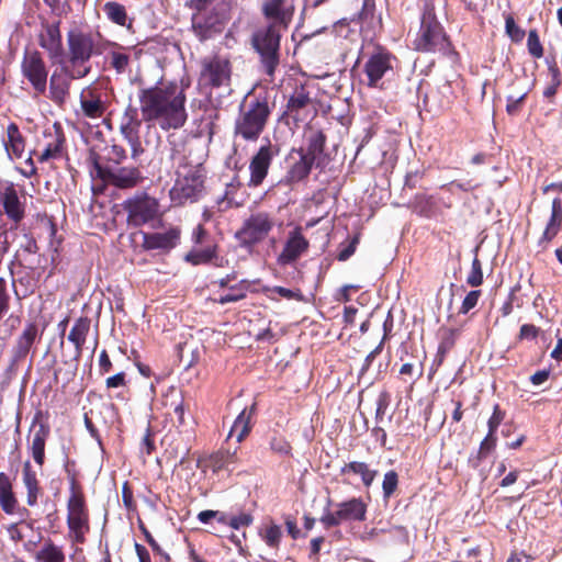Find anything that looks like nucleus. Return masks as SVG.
Masks as SVG:
<instances>
[{
	"mask_svg": "<svg viewBox=\"0 0 562 562\" xmlns=\"http://www.w3.org/2000/svg\"><path fill=\"white\" fill-rule=\"evenodd\" d=\"M189 85L177 81H158L155 86L139 89L138 101L142 119L157 124L161 130L181 128L188 120L186 109Z\"/></svg>",
	"mask_w": 562,
	"mask_h": 562,
	"instance_id": "obj_1",
	"label": "nucleus"
},
{
	"mask_svg": "<svg viewBox=\"0 0 562 562\" xmlns=\"http://www.w3.org/2000/svg\"><path fill=\"white\" fill-rule=\"evenodd\" d=\"M68 61L75 78H83L90 72L86 66L93 55H102L108 47L122 48L117 43L104 40L100 32L93 34L80 29L67 33Z\"/></svg>",
	"mask_w": 562,
	"mask_h": 562,
	"instance_id": "obj_2",
	"label": "nucleus"
},
{
	"mask_svg": "<svg viewBox=\"0 0 562 562\" xmlns=\"http://www.w3.org/2000/svg\"><path fill=\"white\" fill-rule=\"evenodd\" d=\"M273 108L274 104L267 95H255L249 101H245L234 122V138L256 143L267 128Z\"/></svg>",
	"mask_w": 562,
	"mask_h": 562,
	"instance_id": "obj_3",
	"label": "nucleus"
},
{
	"mask_svg": "<svg viewBox=\"0 0 562 562\" xmlns=\"http://www.w3.org/2000/svg\"><path fill=\"white\" fill-rule=\"evenodd\" d=\"M413 47L419 53L441 54L453 53V45L445 27L439 22L435 7L425 4L420 14V25L413 41Z\"/></svg>",
	"mask_w": 562,
	"mask_h": 562,
	"instance_id": "obj_4",
	"label": "nucleus"
},
{
	"mask_svg": "<svg viewBox=\"0 0 562 562\" xmlns=\"http://www.w3.org/2000/svg\"><path fill=\"white\" fill-rule=\"evenodd\" d=\"M87 162L91 179L102 182V186L94 189V192H103L106 184L119 189H132L144 180L138 167H119L114 169L104 165L102 156L94 148L89 149Z\"/></svg>",
	"mask_w": 562,
	"mask_h": 562,
	"instance_id": "obj_5",
	"label": "nucleus"
},
{
	"mask_svg": "<svg viewBox=\"0 0 562 562\" xmlns=\"http://www.w3.org/2000/svg\"><path fill=\"white\" fill-rule=\"evenodd\" d=\"M277 223L276 216L268 211L258 210L244 218L235 232V239L240 248L251 252L269 238Z\"/></svg>",
	"mask_w": 562,
	"mask_h": 562,
	"instance_id": "obj_6",
	"label": "nucleus"
},
{
	"mask_svg": "<svg viewBox=\"0 0 562 562\" xmlns=\"http://www.w3.org/2000/svg\"><path fill=\"white\" fill-rule=\"evenodd\" d=\"M280 30L281 27H277L276 24H268L257 30L251 36V45L258 53L262 71L270 81L274 80L280 65Z\"/></svg>",
	"mask_w": 562,
	"mask_h": 562,
	"instance_id": "obj_7",
	"label": "nucleus"
},
{
	"mask_svg": "<svg viewBox=\"0 0 562 562\" xmlns=\"http://www.w3.org/2000/svg\"><path fill=\"white\" fill-rule=\"evenodd\" d=\"M67 510V525L74 541L85 543L86 535L90 531L89 509L82 487L75 479L70 482Z\"/></svg>",
	"mask_w": 562,
	"mask_h": 562,
	"instance_id": "obj_8",
	"label": "nucleus"
},
{
	"mask_svg": "<svg viewBox=\"0 0 562 562\" xmlns=\"http://www.w3.org/2000/svg\"><path fill=\"white\" fill-rule=\"evenodd\" d=\"M396 63V56L387 48L381 45L375 46L363 65L367 87L383 90L384 79L393 76Z\"/></svg>",
	"mask_w": 562,
	"mask_h": 562,
	"instance_id": "obj_9",
	"label": "nucleus"
},
{
	"mask_svg": "<svg viewBox=\"0 0 562 562\" xmlns=\"http://www.w3.org/2000/svg\"><path fill=\"white\" fill-rule=\"evenodd\" d=\"M122 207L127 213V224L133 227H140L161 216L159 201L146 192L126 199Z\"/></svg>",
	"mask_w": 562,
	"mask_h": 562,
	"instance_id": "obj_10",
	"label": "nucleus"
},
{
	"mask_svg": "<svg viewBox=\"0 0 562 562\" xmlns=\"http://www.w3.org/2000/svg\"><path fill=\"white\" fill-rule=\"evenodd\" d=\"M228 20L223 4H215L210 11L193 12L191 27L194 36L200 42H205L221 34Z\"/></svg>",
	"mask_w": 562,
	"mask_h": 562,
	"instance_id": "obj_11",
	"label": "nucleus"
},
{
	"mask_svg": "<svg viewBox=\"0 0 562 562\" xmlns=\"http://www.w3.org/2000/svg\"><path fill=\"white\" fill-rule=\"evenodd\" d=\"M232 63L227 56L215 54L201 60L200 85L217 89L231 83Z\"/></svg>",
	"mask_w": 562,
	"mask_h": 562,
	"instance_id": "obj_12",
	"label": "nucleus"
},
{
	"mask_svg": "<svg viewBox=\"0 0 562 562\" xmlns=\"http://www.w3.org/2000/svg\"><path fill=\"white\" fill-rule=\"evenodd\" d=\"M205 178L203 169H190L184 177L176 180L170 190L171 201L177 205L198 201L204 190Z\"/></svg>",
	"mask_w": 562,
	"mask_h": 562,
	"instance_id": "obj_13",
	"label": "nucleus"
},
{
	"mask_svg": "<svg viewBox=\"0 0 562 562\" xmlns=\"http://www.w3.org/2000/svg\"><path fill=\"white\" fill-rule=\"evenodd\" d=\"M38 162H53L61 159L66 150V137L64 128L59 122L47 125L42 133L41 138H37Z\"/></svg>",
	"mask_w": 562,
	"mask_h": 562,
	"instance_id": "obj_14",
	"label": "nucleus"
},
{
	"mask_svg": "<svg viewBox=\"0 0 562 562\" xmlns=\"http://www.w3.org/2000/svg\"><path fill=\"white\" fill-rule=\"evenodd\" d=\"M368 506L360 497H352L337 504V510H326L319 521L329 529L345 521H364Z\"/></svg>",
	"mask_w": 562,
	"mask_h": 562,
	"instance_id": "obj_15",
	"label": "nucleus"
},
{
	"mask_svg": "<svg viewBox=\"0 0 562 562\" xmlns=\"http://www.w3.org/2000/svg\"><path fill=\"white\" fill-rule=\"evenodd\" d=\"M280 154V146L269 139L262 144L249 160L248 187H260L269 173L272 160Z\"/></svg>",
	"mask_w": 562,
	"mask_h": 562,
	"instance_id": "obj_16",
	"label": "nucleus"
},
{
	"mask_svg": "<svg viewBox=\"0 0 562 562\" xmlns=\"http://www.w3.org/2000/svg\"><path fill=\"white\" fill-rule=\"evenodd\" d=\"M326 140L327 136L321 128L307 126L304 133V145L300 148H293L289 157L293 159L294 154H303L315 162L316 168H322L325 165L324 150Z\"/></svg>",
	"mask_w": 562,
	"mask_h": 562,
	"instance_id": "obj_17",
	"label": "nucleus"
},
{
	"mask_svg": "<svg viewBox=\"0 0 562 562\" xmlns=\"http://www.w3.org/2000/svg\"><path fill=\"white\" fill-rule=\"evenodd\" d=\"M310 240L304 236L302 226L291 229L284 240L282 250L277 257V263L281 267L295 263L308 251Z\"/></svg>",
	"mask_w": 562,
	"mask_h": 562,
	"instance_id": "obj_18",
	"label": "nucleus"
},
{
	"mask_svg": "<svg viewBox=\"0 0 562 562\" xmlns=\"http://www.w3.org/2000/svg\"><path fill=\"white\" fill-rule=\"evenodd\" d=\"M142 121L143 119H138L137 109L132 105H128L124 111L122 122L120 125L121 134L131 146L133 159H137L144 153V148L142 146L139 137V128L142 125Z\"/></svg>",
	"mask_w": 562,
	"mask_h": 562,
	"instance_id": "obj_19",
	"label": "nucleus"
},
{
	"mask_svg": "<svg viewBox=\"0 0 562 562\" xmlns=\"http://www.w3.org/2000/svg\"><path fill=\"white\" fill-rule=\"evenodd\" d=\"M312 103L307 87L305 85L296 86L286 101L284 115L296 124L304 122L310 116Z\"/></svg>",
	"mask_w": 562,
	"mask_h": 562,
	"instance_id": "obj_20",
	"label": "nucleus"
},
{
	"mask_svg": "<svg viewBox=\"0 0 562 562\" xmlns=\"http://www.w3.org/2000/svg\"><path fill=\"white\" fill-rule=\"evenodd\" d=\"M180 238L181 229L178 226H171L164 233H143L142 248L168 254L179 245Z\"/></svg>",
	"mask_w": 562,
	"mask_h": 562,
	"instance_id": "obj_21",
	"label": "nucleus"
},
{
	"mask_svg": "<svg viewBox=\"0 0 562 562\" xmlns=\"http://www.w3.org/2000/svg\"><path fill=\"white\" fill-rule=\"evenodd\" d=\"M37 238L47 244V252L54 263L58 258L63 236H57V225L53 216H48L46 213L37 214Z\"/></svg>",
	"mask_w": 562,
	"mask_h": 562,
	"instance_id": "obj_22",
	"label": "nucleus"
},
{
	"mask_svg": "<svg viewBox=\"0 0 562 562\" xmlns=\"http://www.w3.org/2000/svg\"><path fill=\"white\" fill-rule=\"evenodd\" d=\"M262 15L277 27L288 29L293 15L294 5L289 0H265L261 7Z\"/></svg>",
	"mask_w": 562,
	"mask_h": 562,
	"instance_id": "obj_23",
	"label": "nucleus"
},
{
	"mask_svg": "<svg viewBox=\"0 0 562 562\" xmlns=\"http://www.w3.org/2000/svg\"><path fill=\"white\" fill-rule=\"evenodd\" d=\"M296 155L297 159L289 165L285 176L276 184V188L280 189L284 187L292 190L294 184L308 178L315 162L307 158L306 155Z\"/></svg>",
	"mask_w": 562,
	"mask_h": 562,
	"instance_id": "obj_24",
	"label": "nucleus"
},
{
	"mask_svg": "<svg viewBox=\"0 0 562 562\" xmlns=\"http://www.w3.org/2000/svg\"><path fill=\"white\" fill-rule=\"evenodd\" d=\"M562 227V199L557 196L552 201L551 215L537 241L539 251L549 249L550 243L555 238Z\"/></svg>",
	"mask_w": 562,
	"mask_h": 562,
	"instance_id": "obj_25",
	"label": "nucleus"
},
{
	"mask_svg": "<svg viewBox=\"0 0 562 562\" xmlns=\"http://www.w3.org/2000/svg\"><path fill=\"white\" fill-rule=\"evenodd\" d=\"M0 204L3 207L4 214L12 222L13 226L16 227L24 218L25 209L13 184L4 187L0 191Z\"/></svg>",
	"mask_w": 562,
	"mask_h": 562,
	"instance_id": "obj_26",
	"label": "nucleus"
},
{
	"mask_svg": "<svg viewBox=\"0 0 562 562\" xmlns=\"http://www.w3.org/2000/svg\"><path fill=\"white\" fill-rule=\"evenodd\" d=\"M40 44L47 50L50 58L55 59L63 56L64 50L59 22L45 26L44 33L40 36Z\"/></svg>",
	"mask_w": 562,
	"mask_h": 562,
	"instance_id": "obj_27",
	"label": "nucleus"
},
{
	"mask_svg": "<svg viewBox=\"0 0 562 562\" xmlns=\"http://www.w3.org/2000/svg\"><path fill=\"white\" fill-rule=\"evenodd\" d=\"M80 106L83 115L92 120L102 117L106 111V103L91 89L81 92Z\"/></svg>",
	"mask_w": 562,
	"mask_h": 562,
	"instance_id": "obj_28",
	"label": "nucleus"
},
{
	"mask_svg": "<svg viewBox=\"0 0 562 562\" xmlns=\"http://www.w3.org/2000/svg\"><path fill=\"white\" fill-rule=\"evenodd\" d=\"M37 562H66L64 546L40 535L37 539Z\"/></svg>",
	"mask_w": 562,
	"mask_h": 562,
	"instance_id": "obj_29",
	"label": "nucleus"
},
{
	"mask_svg": "<svg viewBox=\"0 0 562 562\" xmlns=\"http://www.w3.org/2000/svg\"><path fill=\"white\" fill-rule=\"evenodd\" d=\"M239 463L237 451L218 450L212 453L205 461L204 467L211 469L213 473L220 471H233L235 465Z\"/></svg>",
	"mask_w": 562,
	"mask_h": 562,
	"instance_id": "obj_30",
	"label": "nucleus"
},
{
	"mask_svg": "<svg viewBox=\"0 0 562 562\" xmlns=\"http://www.w3.org/2000/svg\"><path fill=\"white\" fill-rule=\"evenodd\" d=\"M256 413V404L249 407H245L239 415L236 417L228 438L236 436L237 442H241L250 432L252 428V417Z\"/></svg>",
	"mask_w": 562,
	"mask_h": 562,
	"instance_id": "obj_31",
	"label": "nucleus"
},
{
	"mask_svg": "<svg viewBox=\"0 0 562 562\" xmlns=\"http://www.w3.org/2000/svg\"><path fill=\"white\" fill-rule=\"evenodd\" d=\"M458 336V329L447 327H441L439 329L440 341L432 362V367L438 369L443 363L449 351L456 346Z\"/></svg>",
	"mask_w": 562,
	"mask_h": 562,
	"instance_id": "obj_32",
	"label": "nucleus"
},
{
	"mask_svg": "<svg viewBox=\"0 0 562 562\" xmlns=\"http://www.w3.org/2000/svg\"><path fill=\"white\" fill-rule=\"evenodd\" d=\"M35 341V323H29L23 333L19 336L13 348L12 361L14 364L25 360Z\"/></svg>",
	"mask_w": 562,
	"mask_h": 562,
	"instance_id": "obj_33",
	"label": "nucleus"
},
{
	"mask_svg": "<svg viewBox=\"0 0 562 562\" xmlns=\"http://www.w3.org/2000/svg\"><path fill=\"white\" fill-rule=\"evenodd\" d=\"M348 473L359 475L363 486L369 488L378 475V470L371 469L368 463L362 461H350L340 468L341 475Z\"/></svg>",
	"mask_w": 562,
	"mask_h": 562,
	"instance_id": "obj_34",
	"label": "nucleus"
},
{
	"mask_svg": "<svg viewBox=\"0 0 562 562\" xmlns=\"http://www.w3.org/2000/svg\"><path fill=\"white\" fill-rule=\"evenodd\" d=\"M91 321L87 316L76 319L68 334V340L74 344L77 355H81L83 345L90 330Z\"/></svg>",
	"mask_w": 562,
	"mask_h": 562,
	"instance_id": "obj_35",
	"label": "nucleus"
},
{
	"mask_svg": "<svg viewBox=\"0 0 562 562\" xmlns=\"http://www.w3.org/2000/svg\"><path fill=\"white\" fill-rule=\"evenodd\" d=\"M218 247L216 244H207L204 248H193L188 251L183 260L191 266L207 265L217 259Z\"/></svg>",
	"mask_w": 562,
	"mask_h": 562,
	"instance_id": "obj_36",
	"label": "nucleus"
},
{
	"mask_svg": "<svg viewBox=\"0 0 562 562\" xmlns=\"http://www.w3.org/2000/svg\"><path fill=\"white\" fill-rule=\"evenodd\" d=\"M11 538L15 541L22 542L25 550L29 552L35 551V541H33V526L32 522L22 520L10 528Z\"/></svg>",
	"mask_w": 562,
	"mask_h": 562,
	"instance_id": "obj_37",
	"label": "nucleus"
},
{
	"mask_svg": "<svg viewBox=\"0 0 562 562\" xmlns=\"http://www.w3.org/2000/svg\"><path fill=\"white\" fill-rule=\"evenodd\" d=\"M16 506V498L12 490L10 477L0 472V507L5 514H12Z\"/></svg>",
	"mask_w": 562,
	"mask_h": 562,
	"instance_id": "obj_38",
	"label": "nucleus"
},
{
	"mask_svg": "<svg viewBox=\"0 0 562 562\" xmlns=\"http://www.w3.org/2000/svg\"><path fill=\"white\" fill-rule=\"evenodd\" d=\"M103 12L112 23L127 29L132 27V20L128 21L127 12L123 4L115 1L105 2Z\"/></svg>",
	"mask_w": 562,
	"mask_h": 562,
	"instance_id": "obj_39",
	"label": "nucleus"
},
{
	"mask_svg": "<svg viewBox=\"0 0 562 562\" xmlns=\"http://www.w3.org/2000/svg\"><path fill=\"white\" fill-rule=\"evenodd\" d=\"M251 282L247 279H243L235 284H232L228 292L220 295L216 302L221 305L234 303L244 300L250 289Z\"/></svg>",
	"mask_w": 562,
	"mask_h": 562,
	"instance_id": "obj_40",
	"label": "nucleus"
},
{
	"mask_svg": "<svg viewBox=\"0 0 562 562\" xmlns=\"http://www.w3.org/2000/svg\"><path fill=\"white\" fill-rule=\"evenodd\" d=\"M8 142L5 143L9 155L21 158L24 153L25 143L16 124L11 123L7 130Z\"/></svg>",
	"mask_w": 562,
	"mask_h": 562,
	"instance_id": "obj_41",
	"label": "nucleus"
},
{
	"mask_svg": "<svg viewBox=\"0 0 562 562\" xmlns=\"http://www.w3.org/2000/svg\"><path fill=\"white\" fill-rule=\"evenodd\" d=\"M241 183L238 180H233L225 187L224 194L216 200L217 210L220 212H226L232 207H239L240 202L235 200V193L240 189Z\"/></svg>",
	"mask_w": 562,
	"mask_h": 562,
	"instance_id": "obj_42",
	"label": "nucleus"
},
{
	"mask_svg": "<svg viewBox=\"0 0 562 562\" xmlns=\"http://www.w3.org/2000/svg\"><path fill=\"white\" fill-rule=\"evenodd\" d=\"M259 537L267 547L279 550L282 539V529L279 525L271 522L259 530Z\"/></svg>",
	"mask_w": 562,
	"mask_h": 562,
	"instance_id": "obj_43",
	"label": "nucleus"
},
{
	"mask_svg": "<svg viewBox=\"0 0 562 562\" xmlns=\"http://www.w3.org/2000/svg\"><path fill=\"white\" fill-rule=\"evenodd\" d=\"M45 522L43 529L49 533H58L60 524L58 510L55 502H46L45 503Z\"/></svg>",
	"mask_w": 562,
	"mask_h": 562,
	"instance_id": "obj_44",
	"label": "nucleus"
},
{
	"mask_svg": "<svg viewBox=\"0 0 562 562\" xmlns=\"http://www.w3.org/2000/svg\"><path fill=\"white\" fill-rule=\"evenodd\" d=\"M12 286L16 295V299L22 300L34 293L35 281L30 276L19 277L18 279H13Z\"/></svg>",
	"mask_w": 562,
	"mask_h": 562,
	"instance_id": "obj_45",
	"label": "nucleus"
},
{
	"mask_svg": "<svg viewBox=\"0 0 562 562\" xmlns=\"http://www.w3.org/2000/svg\"><path fill=\"white\" fill-rule=\"evenodd\" d=\"M400 476L395 470H390L384 473L382 481V494L383 499L389 501L394 496L395 492L398 488Z\"/></svg>",
	"mask_w": 562,
	"mask_h": 562,
	"instance_id": "obj_46",
	"label": "nucleus"
},
{
	"mask_svg": "<svg viewBox=\"0 0 562 562\" xmlns=\"http://www.w3.org/2000/svg\"><path fill=\"white\" fill-rule=\"evenodd\" d=\"M171 408L177 417L178 427L186 424L184 419V398L177 387H171Z\"/></svg>",
	"mask_w": 562,
	"mask_h": 562,
	"instance_id": "obj_47",
	"label": "nucleus"
},
{
	"mask_svg": "<svg viewBox=\"0 0 562 562\" xmlns=\"http://www.w3.org/2000/svg\"><path fill=\"white\" fill-rule=\"evenodd\" d=\"M527 49L529 55L535 59H540L544 55V49L540 42L538 31L536 29L529 30L528 32Z\"/></svg>",
	"mask_w": 562,
	"mask_h": 562,
	"instance_id": "obj_48",
	"label": "nucleus"
},
{
	"mask_svg": "<svg viewBox=\"0 0 562 562\" xmlns=\"http://www.w3.org/2000/svg\"><path fill=\"white\" fill-rule=\"evenodd\" d=\"M22 69L24 76L30 80L32 86L35 87V49L26 47Z\"/></svg>",
	"mask_w": 562,
	"mask_h": 562,
	"instance_id": "obj_49",
	"label": "nucleus"
},
{
	"mask_svg": "<svg viewBox=\"0 0 562 562\" xmlns=\"http://www.w3.org/2000/svg\"><path fill=\"white\" fill-rule=\"evenodd\" d=\"M528 95V91H524L518 95L509 94L506 98V112L510 116H516L522 111L525 100Z\"/></svg>",
	"mask_w": 562,
	"mask_h": 562,
	"instance_id": "obj_50",
	"label": "nucleus"
},
{
	"mask_svg": "<svg viewBox=\"0 0 562 562\" xmlns=\"http://www.w3.org/2000/svg\"><path fill=\"white\" fill-rule=\"evenodd\" d=\"M467 283L472 288H477L483 284L482 262L476 255L472 260L471 270L467 277Z\"/></svg>",
	"mask_w": 562,
	"mask_h": 562,
	"instance_id": "obj_51",
	"label": "nucleus"
},
{
	"mask_svg": "<svg viewBox=\"0 0 562 562\" xmlns=\"http://www.w3.org/2000/svg\"><path fill=\"white\" fill-rule=\"evenodd\" d=\"M400 375L404 382L409 381L411 385H413L414 382L423 375V363H419L418 368H416L414 363L409 362L402 364Z\"/></svg>",
	"mask_w": 562,
	"mask_h": 562,
	"instance_id": "obj_52",
	"label": "nucleus"
},
{
	"mask_svg": "<svg viewBox=\"0 0 562 562\" xmlns=\"http://www.w3.org/2000/svg\"><path fill=\"white\" fill-rule=\"evenodd\" d=\"M41 417V412H37V424H40V430L37 431V464H43L44 462L45 437L49 432V427L42 423Z\"/></svg>",
	"mask_w": 562,
	"mask_h": 562,
	"instance_id": "obj_53",
	"label": "nucleus"
},
{
	"mask_svg": "<svg viewBox=\"0 0 562 562\" xmlns=\"http://www.w3.org/2000/svg\"><path fill=\"white\" fill-rule=\"evenodd\" d=\"M111 58V67L116 71V74H124L130 66V55L113 50L110 53Z\"/></svg>",
	"mask_w": 562,
	"mask_h": 562,
	"instance_id": "obj_54",
	"label": "nucleus"
},
{
	"mask_svg": "<svg viewBox=\"0 0 562 562\" xmlns=\"http://www.w3.org/2000/svg\"><path fill=\"white\" fill-rule=\"evenodd\" d=\"M375 1L363 0L362 8L351 21L357 23L371 22L374 18Z\"/></svg>",
	"mask_w": 562,
	"mask_h": 562,
	"instance_id": "obj_55",
	"label": "nucleus"
},
{
	"mask_svg": "<svg viewBox=\"0 0 562 562\" xmlns=\"http://www.w3.org/2000/svg\"><path fill=\"white\" fill-rule=\"evenodd\" d=\"M105 149L106 155L104 159L108 162H112L119 166L127 158L126 150L121 145L113 144L110 147H106Z\"/></svg>",
	"mask_w": 562,
	"mask_h": 562,
	"instance_id": "obj_56",
	"label": "nucleus"
},
{
	"mask_svg": "<svg viewBox=\"0 0 562 562\" xmlns=\"http://www.w3.org/2000/svg\"><path fill=\"white\" fill-rule=\"evenodd\" d=\"M270 449L279 454L290 456L292 451L291 443L282 435H276L270 439Z\"/></svg>",
	"mask_w": 562,
	"mask_h": 562,
	"instance_id": "obj_57",
	"label": "nucleus"
},
{
	"mask_svg": "<svg viewBox=\"0 0 562 562\" xmlns=\"http://www.w3.org/2000/svg\"><path fill=\"white\" fill-rule=\"evenodd\" d=\"M50 97L56 102H63L67 93V87L65 82L55 76L50 78L49 82Z\"/></svg>",
	"mask_w": 562,
	"mask_h": 562,
	"instance_id": "obj_58",
	"label": "nucleus"
},
{
	"mask_svg": "<svg viewBox=\"0 0 562 562\" xmlns=\"http://www.w3.org/2000/svg\"><path fill=\"white\" fill-rule=\"evenodd\" d=\"M505 30L513 42H521L525 37V31L516 24L514 16L510 14L505 18Z\"/></svg>",
	"mask_w": 562,
	"mask_h": 562,
	"instance_id": "obj_59",
	"label": "nucleus"
},
{
	"mask_svg": "<svg viewBox=\"0 0 562 562\" xmlns=\"http://www.w3.org/2000/svg\"><path fill=\"white\" fill-rule=\"evenodd\" d=\"M23 474L24 482L29 490V503L33 504L35 501V474L32 471V464L30 461L24 463Z\"/></svg>",
	"mask_w": 562,
	"mask_h": 562,
	"instance_id": "obj_60",
	"label": "nucleus"
},
{
	"mask_svg": "<svg viewBox=\"0 0 562 562\" xmlns=\"http://www.w3.org/2000/svg\"><path fill=\"white\" fill-rule=\"evenodd\" d=\"M482 295L481 290H472L470 291L462 301V304L459 310V314H468L472 308H474Z\"/></svg>",
	"mask_w": 562,
	"mask_h": 562,
	"instance_id": "obj_61",
	"label": "nucleus"
},
{
	"mask_svg": "<svg viewBox=\"0 0 562 562\" xmlns=\"http://www.w3.org/2000/svg\"><path fill=\"white\" fill-rule=\"evenodd\" d=\"M391 403V394L387 391L380 392L376 398V409H375V419L376 422H382L383 417L390 406Z\"/></svg>",
	"mask_w": 562,
	"mask_h": 562,
	"instance_id": "obj_62",
	"label": "nucleus"
},
{
	"mask_svg": "<svg viewBox=\"0 0 562 562\" xmlns=\"http://www.w3.org/2000/svg\"><path fill=\"white\" fill-rule=\"evenodd\" d=\"M139 450L140 453L146 457H149L156 450L155 434L150 427L146 428L145 435L139 445Z\"/></svg>",
	"mask_w": 562,
	"mask_h": 562,
	"instance_id": "obj_63",
	"label": "nucleus"
},
{
	"mask_svg": "<svg viewBox=\"0 0 562 562\" xmlns=\"http://www.w3.org/2000/svg\"><path fill=\"white\" fill-rule=\"evenodd\" d=\"M360 241L359 234L355 235L347 245H340L339 252L337 255V259L339 261L348 260L356 251L357 246Z\"/></svg>",
	"mask_w": 562,
	"mask_h": 562,
	"instance_id": "obj_64",
	"label": "nucleus"
}]
</instances>
